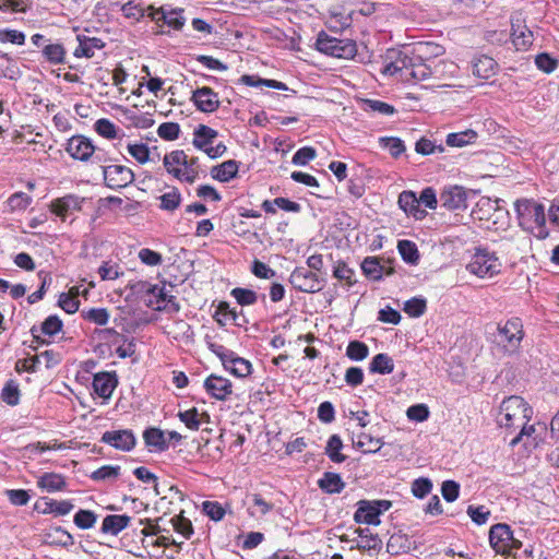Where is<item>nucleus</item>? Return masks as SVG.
<instances>
[{"label": "nucleus", "instance_id": "obj_4", "mask_svg": "<svg viewBox=\"0 0 559 559\" xmlns=\"http://www.w3.org/2000/svg\"><path fill=\"white\" fill-rule=\"evenodd\" d=\"M501 267L496 253L485 248H477L466 264V270L479 278H492L501 272Z\"/></svg>", "mask_w": 559, "mask_h": 559}, {"label": "nucleus", "instance_id": "obj_47", "mask_svg": "<svg viewBox=\"0 0 559 559\" xmlns=\"http://www.w3.org/2000/svg\"><path fill=\"white\" fill-rule=\"evenodd\" d=\"M45 507L44 513H53L56 515H67L74 508L73 503L69 500L58 501L53 499H46Z\"/></svg>", "mask_w": 559, "mask_h": 559}, {"label": "nucleus", "instance_id": "obj_21", "mask_svg": "<svg viewBox=\"0 0 559 559\" xmlns=\"http://www.w3.org/2000/svg\"><path fill=\"white\" fill-rule=\"evenodd\" d=\"M118 384L115 373L99 372L94 376L93 390L103 399H109Z\"/></svg>", "mask_w": 559, "mask_h": 559}, {"label": "nucleus", "instance_id": "obj_61", "mask_svg": "<svg viewBox=\"0 0 559 559\" xmlns=\"http://www.w3.org/2000/svg\"><path fill=\"white\" fill-rule=\"evenodd\" d=\"M120 472L119 466H112V465H104L96 471H94L91 475V478L93 480H106L110 478H117Z\"/></svg>", "mask_w": 559, "mask_h": 559}, {"label": "nucleus", "instance_id": "obj_19", "mask_svg": "<svg viewBox=\"0 0 559 559\" xmlns=\"http://www.w3.org/2000/svg\"><path fill=\"white\" fill-rule=\"evenodd\" d=\"M191 99L197 108L203 112H214L219 106L218 95L206 86L194 91Z\"/></svg>", "mask_w": 559, "mask_h": 559}, {"label": "nucleus", "instance_id": "obj_1", "mask_svg": "<svg viewBox=\"0 0 559 559\" xmlns=\"http://www.w3.org/2000/svg\"><path fill=\"white\" fill-rule=\"evenodd\" d=\"M532 416L533 408L521 396L511 395L501 402L496 421L506 435H514L530 423Z\"/></svg>", "mask_w": 559, "mask_h": 559}, {"label": "nucleus", "instance_id": "obj_7", "mask_svg": "<svg viewBox=\"0 0 559 559\" xmlns=\"http://www.w3.org/2000/svg\"><path fill=\"white\" fill-rule=\"evenodd\" d=\"M209 348L221 359L224 368L235 377L245 378L252 372V365L249 360L237 356L223 345L209 343Z\"/></svg>", "mask_w": 559, "mask_h": 559}, {"label": "nucleus", "instance_id": "obj_25", "mask_svg": "<svg viewBox=\"0 0 559 559\" xmlns=\"http://www.w3.org/2000/svg\"><path fill=\"white\" fill-rule=\"evenodd\" d=\"M131 521V518L127 514H112L104 518L102 523V532L109 535H118L124 530Z\"/></svg>", "mask_w": 559, "mask_h": 559}, {"label": "nucleus", "instance_id": "obj_38", "mask_svg": "<svg viewBox=\"0 0 559 559\" xmlns=\"http://www.w3.org/2000/svg\"><path fill=\"white\" fill-rule=\"evenodd\" d=\"M318 484L328 493H338L345 487L341 476L335 473H325Z\"/></svg>", "mask_w": 559, "mask_h": 559}, {"label": "nucleus", "instance_id": "obj_34", "mask_svg": "<svg viewBox=\"0 0 559 559\" xmlns=\"http://www.w3.org/2000/svg\"><path fill=\"white\" fill-rule=\"evenodd\" d=\"M143 438L150 451H164L167 448L165 433L157 428H148L144 431Z\"/></svg>", "mask_w": 559, "mask_h": 559}, {"label": "nucleus", "instance_id": "obj_50", "mask_svg": "<svg viewBox=\"0 0 559 559\" xmlns=\"http://www.w3.org/2000/svg\"><path fill=\"white\" fill-rule=\"evenodd\" d=\"M97 520V515L90 510H79L74 515V524L81 530L92 528Z\"/></svg>", "mask_w": 559, "mask_h": 559}, {"label": "nucleus", "instance_id": "obj_22", "mask_svg": "<svg viewBox=\"0 0 559 559\" xmlns=\"http://www.w3.org/2000/svg\"><path fill=\"white\" fill-rule=\"evenodd\" d=\"M400 207L407 214L416 219H423L426 216V211L419 206V200L413 191H403L399 197Z\"/></svg>", "mask_w": 559, "mask_h": 559}, {"label": "nucleus", "instance_id": "obj_42", "mask_svg": "<svg viewBox=\"0 0 559 559\" xmlns=\"http://www.w3.org/2000/svg\"><path fill=\"white\" fill-rule=\"evenodd\" d=\"M79 288L72 287L68 293L59 296L58 305L67 312L74 313L78 311L80 301L78 299Z\"/></svg>", "mask_w": 559, "mask_h": 559}, {"label": "nucleus", "instance_id": "obj_40", "mask_svg": "<svg viewBox=\"0 0 559 559\" xmlns=\"http://www.w3.org/2000/svg\"><path fill=\"white\" fill-rule=\"evenodd\" d=\"M240 81L248 86H254V87L266 86V87L281 90V91L288 90L287 85L283 82H280L276 80H270V79H261L255 75H248V74L242 75Z\"/></svg>", "mask_w": 559, "mask_h": 559}, {"label": "nucleus", "instance_id": "obj_37", "mask_svg": "<svg viewBox=\"0 0 559 559\" xmlns=\"http://www.w3.org/2000/svg\"><path fill=\"white\" fill-rule=\"evenodd\" d=\"M252 504L248 508V513L253 518H262L270 513L274 504L267 500H265L261 495L253 493L251 495Z\"/></svg>", "mask_w": 559, "mask_h": 559}, {"label": "nucleus", "instance_id": "obj_64", "mask_svg": "<svg viewBox=\"0 0 559 559\" xmlns=\"http://www.w3.org/2000/svg\"><path fill=\"white\" fill-rule=\"evenodd\" d=\"M426 310V301L420 298H412L407 300L404 305V311L409 317H420Z\"/></svg>", "mask_w": 559, "mask_h": 559}, {"label": "nucleus", "instance_id": "obj_39", "mask_svg": "<svg viewBox=\"0 0 559 559\" xmlns=\"http://www.w3.org/2000/svg\"><path fill=\"white\" fill-rule=\"evenodd\" d=\"M369 370L373 373L389 374L394 370L393 359L386 354H378L370 361Z\"/></svg>", "mask_w": 559, "mask_h": 559}, {"label": "nucleus", "instance_id": "obj_49", "mask_svg": "<svg viewBox=\"0 0 559 559\" xmlns=\"http://www.w3.org/2000/svg\"><path fill=\"white\" fill-rule=\"evenodd\" d=\"M343 448V442L341 438L337 435H333L330 437L328 444H326V454L331 459V461L335 463H341L345 461V455L341 453V450Z\"/></svg>", "mask_w": 559, "mask_h": 559}, {"label": "nucleus", "instance_id": "obj_36", "mask_svg": "<svg viewBox=\"0 0 559 559\" xmlns=\"http://www.w3.org/2000/svg\"><path fill=\"white\" fill-rule=\"evenodd\" d=\"M393 53L395 55V60L384 66L383 73L389 75H395L400 73L401 78L404 80L409 57L402 51H393Z\"/></svg>", "mask_w": 559, "mask_h": 559}, {"label": "nucleus", "instance_id": "obj_10", "mask_svg": "<svg viewBox=\"0 0 559 559\" xmlns=\"http://www.w3.org/2000/svg\"><path fill=\"white\" fill-rule=\"evenodd\" d=\"M500 342L510 353H515L524 337L523 323L519 318H511L498 324Z\"/></svg>", "mask_w": 559, "mask_h": 559}, {"label": "nucleus", "instance_id": "obj_8", "mask_svg": "<svg viewBox=\"0 0 559 559\" xmlns=\"http://www.w3.org/2000/svg\"><path fill=\"white\" fill-rule=\"evenodd\" d=\"M489 543L496 554L508 556L521 548L522 543L514 538L508 524L498 523L490 527Z\"/></svg>", "mask_w": 559, "mask_h": 559}, {"label": "nucleus", "instance_id": "obj_27", "mask_svg": "<svg viewBox=\"0 0 559 559\" xmlns=\"http://www.w3.org/2000/svg\"><path fill=\"white\" fill-rule=\"evenodd\" d=\"M180 420L190 430H198L203 425L209 423V415L206 413H200L197 408H190L178 414Z\"/></svg>", "mask_w": 559, "mask_h": 559}, {"label": "nucleus", "instance_id": "obj_59", "mask_svg": "<svg viewBox=\"0 0 559 559\" xmlns=\"http://www.w3.org/2000/svg\"><path fill=\"white\" fill-rule=\"evenodd\" d=\"M429 408L426 404L412 405L406 411V416L409 420L423 423L429 417Z\"/></svg>", "mask_w": 559, "mask_h": 559}, {"label": "nucleus", "instance_id": "obj_6", "mask_svg": "<svg viewBox=\"0 0 559 559\" xmlns=\"http://www.w3.org/2000/svg\"><path fill=\"white\" fill-rule=\"evenodd\" d=\"M173 284L163 282L162 285H153L147 282H139L135 285V289L138 293H143L145 304L154 309V310H163L167 307L169 302L173 301L174 296Z\"/></svg>", "mask_w": 559, "mask_h": 559}, {"label": "nucleus", "instance_id": "obj_3", "mask_svg": "<svg viewBox=\"0 0 559 559\" xmlns=\"http://www.w3.org/2000/svg\"><path fill=\"white\" fill-rule=\"evenodd\" d=\"M123 16L132 22H139L142 17L147 15L154 21L159 27L167 25L168 27H175V11H166L163 7L155 9L148 7L147 10L143 9L140 4L130 0L120 7Z\"/></svg>", "mask_w": 559, "mask_h": 559}, {"label": "nucleus", "instance_id": "obj_54", "mask_svg": "<svg viewBox=\"0 0 559 559\" xmlns=\"http://www.w3.org/2000/svg\"><path fill=\"white\" fill-rule=\"evenodd\" d=\"M202 511L215 522L224 519L226 510L217 501H204L202 503Z\"/></svg>", "mask_w": 559, "mask_h": 559}, {"label": "nucleus", "instance_id": "obj_24", "mask_svg": "<svg viewBox=\"0 0 559 559\" xmlns=\"http://www.w3.org/2000/svg\"><path fill=\"white\" fill-rule=\"evenodd\" d=\"M352 440L354 447L361 450L364 453H376L383 445V442L380 438L371 437L365 432H353Z\"/></svg>", "mask_w": 559, "mask_h": 559}, {"label": "nucleus", "instance_id": "obj_51", "mask_svg": "<svg viewBox=\"0 0 559 559\" xmlns=\"http://www.w3.org/2000/svg\"><path fill=\"white\" fill-rule=\"evenodd\" d=\"M477 207L479 211H483L485 207L487 210H495V216H496V219L493 221L495 224L498 221H501L502 225L504 223H508V213L498 207V201H491L488 198H481L477 203Z\"/></svg>", "mask_w": 559, "mask_h": 559}, {"label": "nucleus", "instance_id": "obj_46", "mask_svg": "<svg viewBox=\"0 0 559 559\" xmlns=\"http://www.w3.org/2000/svg\"><path fill=\"white\" fill-rule=\"evenodd\" d=\"M216 135H217V132L215 130H213L212 128H210L207 126L200 124L194 130L193 143L195 144V146H198L200 148H204L211 144L212 140L214 138H216Z\"/></svg>", "mask_w": 559, "mask_h": 559}, {"label": "nucleus", "instance_id": "obj_44", "mask_svg": "<svg viewBox=\"0 0 559 559\" xmlns=\"http://www.w3.org/2000/svg\"><path fill=\"white\" fill-rule=\"evenodd\" d=\"M198 175V166L194 163L188 164L186 160L181 163L177 154V179L191 183L195 180Z\"/></svg>", "mask_w": 559, "mask_h": 559}, {"label": "nucleus", "instance_id": "obj_18", "mask_svg": "<svg viewBox=\"0 0 559 559\" xmlns=\"http://www.w3.org/2000/svg\"><path fill=\"white\" fill-rule=\"evenodd\" d=\"M205 391L214 399L224 401L233 393L231 382L216 374L209 376L204 381Z\"/></svg>", "mask_w": 559, "mask_h": 559}, {"label": "nucleus", "instance_id": "obj_63", "mask_svg": "<svg viewBox=\"0 0 559 559\" xmlns=\"http://www.w3.org/2000/svg\"><path fill=\"white\" fill-rule=\"evenodd\" d=\"M63 326L62 321L58 316H49L41 324V332L45 335L53 336L61 331Z\"/></svg>", "mask_w": 559, "mask_h": 559}, {"label": "nucleus", "instance_id": "obj_17", "mask_svg": "<svg viewBox=\"0 0 559 559\" xmlns=\"http://www.w3.org/2000/svg\"><path fill=\"white\" fill-rule=\"evenodd\" d=\"M467 194L464 188L454 186L449 187L440 194L441 206L450 211H456L467 207Z\"/></svg>", "mask_w": 559, "mask_h": 559}, {"label": "nucleus", "instance_id": "obj_35", "mask_svg": "<svg viewBox=\"0 0 559 559\" xmlns=\"http://www.w3.org/2000/svg\"><path fill=\"white\" fill-rule=\"evenodd\" d=\"M476 139H477V133L472 129H467L465 131L448 134L447 139H445V143L448 146H451V147H463V146L474 143L476 141Z\"/></svg>", "mask_w": 559, "mask_h": 559}, {"label": "nucleus", "instance_id": "obj_13", "mask_svg": "<svg viewBox=\"0 0 559 559\" xmlns=\"http://www.w3.org/2000/svg\"><path fill=\"white\" fill-rule=\"evenodd\" d=\"M289 282L296 289L304 293H316L323 288V283L318 275L304 266L296 267L292 272Z\"/></svg>", "mask_w": 559, "mask_h": 559}, {"label": "nucleus", "instance_id": "obj_53", "mask_svg": "<svg viewBox=\"0 0 559 559\" xmlns=\"http://www.w3.org/2000/svg\"><path fill=\"white\" fill-rule=\"evenodd\" d=\"M333 275L338 281L344 282L347 286H353L356 283L354 271L344 262H337L333 270Z\"/></svg>", "mask_w": 559, "mask_h": 559}, {"label": "nucleus", "instance_id": "obj_14", "mask_svg": "<svg viewBox=\"0 0 559 559\" xmlns=\"http://www.w3.org/2000/svg\"><path fill=\"white\" fill-rule=\"evenodd\" d=\"M105 185L110 189H121L134 180L132 170L123 165L102 166Z\"/></svg>", "mask_w": 559, "mask_h": 559}, {"label": "nucleus", "instance_id": "obj_43", "mask_svg": "<svg viewBox=\"0 0 559 559\" xmlns=\"http://www.w3.org/2000/svg\"><path fill=\"white\" fill-rule=\"evenodd\" d=\"M66 49L62 44H48L43 48V56L52 64H61L66 60Z\"/></svg>", "mask_w": 559, "mask_h": 559}, {"label": "nucleus", "instance_id": "obj_28", "mask_svg": "<svg viewBox=\"0 0 559 559\" xmlns=\"http://www.w3.org/2000/svg\"><path fill=\"white\" fill-rule=\"evenodd\" d=\"M497 62L488 56H481L473 62V73L480 79H490L496 74Z\"/></svg>", "mask_w": 559, "mask_h": 559}, {"label": "nucleus", "instance_id": "obj_56", "mask_svg": "<svg viewBox=\"0 0 559 559\" xmlns=\"http://www.w3.org/2000/svg\"><path fill=\"white\" fill-rule=\"evenodd\" d=\"M380 145L395 158L405 152V145L399 138H381Z\"/></svg>", "mask_w": 559, "mask_h": 559}, {"label": "nucleus", "instance_id": "obj_16", "mask_svg": "<svg viewBox=\"0 0 559 559\" xmlns=\"http://www.w3.org/2000/svg\"><path fill=\"white\" fill-rule=\"evenodd\" d=\"M100 440L120 451L132 450L136 442L133 432L129 429L106 431Z\"/></svg>", "mask_w": 559, "mask_h": 559}, {"label": "nucleus", "instance_id": "obj_29", "mask_svg": "<svg viewBox=\"0 0 559 559\" xmlns=\"http://www.w3.org/2000/svg\"><path fill=\"white\" fill-rule=\"evenodd\" d=\"M66 485L64 477L57 473H44L37 480V486L48 492L61 491Z\"/></svg>", "mask_w": 559, "mask_h": 559}, {"label": "nucleus", "instance_id": "obj_45", "mask_svg": "<svg viewBox=\"0 0 559 559\" xmlns=\"http://www.w3.org/2000/svg\"><path fill=\"white\" fill-rule=\"evenodd\" d=\"M397 249L403 260L409 264H417L419 260V253L415 242L411 240H400Z\"/></svg>", "mask_w": 559, "mask_h": 559}, {"label": "nucleus", "instance_id": "obj_60", "mask_svg": "<svg viewBox=\"0 0 559 559\" xmlns=\"http://www.w3.org/2000/svg\"><path fill=\"white\" fill-rule=\"evenodd\" d=\"M317 156L316 150L310 146L299 148L293 156L292 163L297 166H305Z\"/></svg>", "mask_w": 559, "mask_h": 559}, {"label": "nucleus", "instance_id": "obj_33", "mask_svg": "<svg viewBox=\"0 0 559 559\" xmlns=\"http://www.w3.org/2000/svg\"><path fill=\"white\" fill-rule=\"evenodd\" d=\"M512 41L516 49L526 50L533 44V33L524 25L512 24Z\"/></svg>", "mask_w": 559, "mask_h": 559}, {"label": "nucleus", "instance_id": "obj_9", "mask_svg": "<svg viewBox=\"0 0 559 559\" xmlns=\"http://www.w3.org/2000/svg\"><path fill=\"white\" fill-rule=\"evenodd\" d=\"M66 151L78 160L102 163L103 158L92 141L84 135H73L67 142Z\"/></svg>", "mask_w": 559, "mask_h": 559}, {"label": "nucleus", "instance_id": "obj_55", "mask_svg": "<svg viewBox=\"0 0 559 559\" xmlns=\"http://www.w3.org/2000/svg\"><path fill=\"white\" fill-rule=\"evenodd\" d=\"M32 203V197L24 192H15L8 199V206L12 212L24 211Z\"/></svg>", "mask_w": 559, "mask_h": 559}, {"label": "nucleus", "instance_id": "obj_57", "mask_svg": "<svg viewBox=\"0 0 559 559\" xmlns=\"http://www.w3.org/2000/svg\"><path fill=\"white\" fill-rule=\"evenodd\" d=\"M535 64L540 71L551 73L557 69L559 61L550 55L543 52L536 56Z\"/></svg>", "mask_w": 559, "mask_h": 559}, {"label": "nucleus", "instance_id": "obj_2", "mask_svg": "<svg viewBox=\"0 0 559 559\" xmlns=\"http://www.w3.org/2000/svg\"><path fill=\"white\" fill-rule=\"evenodd\" d=\"M520 225L534 233L537 238L544 239L548 236L545 223V209L540 203L533 200H518L514 203Z\"/></svg>", "mask_w": 559, "mask_h": 559}, {"label": "nucleus", "instance_id": "obj_15", "mask_svg": "<svg viewBox=\"0 0 559 559\" xmlns=\"http://www.w3.org/2000/svg\"><path fill=\"white\" fill-rule=\"evenodd\" d=\"M84 201L85 199L79 195L67 194L62 198L52 200L49 209L62 221H66L69 215H72L73 213L80 212L82 210V204Z\"/></svg>", "mask_w": 559, "mask_h": 559}, {"label": "nucleus", "instance_id": "obj_20", "mask_svg": "<svg viewBox=\"0 0 559 559\" xmlns=\"http://www.w3.org/2000/svg\"><path fill=\"white\" fill-rule=\"evenodd\" d=\"M439 72L438 67L435 73ZM433 74L431 66L415 57H409L408 67L406 68L404 80L413 79L415 82L425 81Z\"/></svg>", "mask_w": 559, "mask_h": 559}, {"label": "nucleus", "instance_id": "obj_41", "mask_svg": "<svg viewBox=\"0 0 559 559\" xmlns=\"http://www.w3.org/2000/svg\"><path fill=\"white\" fill-rule=\"evenodd\" d=\"M0 397L5 404L10 406L17 405L20 403L21 397V392L17 382L12 379L8 380L1 390Z\"/></svg>", "mask_w": 559, "mask_h": 559}, {"label": "nucleus", "instance_id": "obj_5", "mask_svg": "<svg viewBox=\"0 0 559 559\" xmlns=\"http://www.w3.org/2000/svg\"><path fill=\"white\" fill-rule=\"evenodd\" d=\"M316 47L322 53L341 59H352L357 53V46L354 40L338 39L324 32L318 35Z\"/></svg>", "mask_w": 559, "mask_h": 559}, {"label": "nucleus", "instance_id": "obj_52", "mask_svg": "<svg viewBox=\"0 0 559 559\" xmlns=\"http://www.w3.org/2000/svg\"><path fill=\"white\" fill-rule=\"evenodd\" d=\"M368 354H369L368 346L365 343L359 342V341L350 342L346 348V355L352 360H356V361L362 360L368 356Z\"/></svg>", "mask_w": 559, "mask_h": 559}, {"label": "nucleus", "instance_id": "obj_23", "mask_svg": "<svg viewBox=\"0 0 559 559\" xmlns=\"http://www.w3.org/2000/svg\"><path fill=\"white\" fill-rule=\"evenodd\" d=\"M78 41L79 46L73 53L76 58H92L95 55V50H99L105 46L102 39L84 35H78Z\"/></svg>", "mask_w": 559, "mask_h": 559}, {"label": "nucleus", "instance_id": "obj_11", "mask_svg": "<svg viewBox=\"0 0 559 559\" xmlns=\"http://www.w3.org/2000/svg\"><path fill=\"white\" fill-rule=\"evenodd\" d=\"M391 506L392 503L389 500H361L358 502V508L354 514V519L357 523L378 525L380 523V514L388 511Z\"/></svg>", "mask_w": 559, "mask_h": 559}, {"label": "nucleus", "instance_id": "obj_58", "mask_svg": "<svg viewBox=\"0 0 559 559\" xmlns=\"http://www.w3.org/2000/svg\"><path fill=\"white\" fill-rule=\"evenodd\" d=\"M94 127L95 131L103 138L115 139L117 136V127L108 119H98Z\"/></svg>", "mask_w": 559, "mask_h": 559}, {"label": "nucleus", "instance_id": "obj_32", "mask_svg": "<svg viewBox=\"0 0 559 559\" xmlns=\"http://www.w3.org/2000/svg\"><path fill=\"white\" fill-rule=\"evenodd\" d=\"M238 163L236 160H227L221 165L214 166L211 169V175L214 179L226 182L234 178L238 173Z\"/></svg>", "mask_w": 559, "mask_h": 559}, {"label": "nucleus", "instance_id": "obj_26", "mask_svg": "<svg viewBox=\"0 0 559 559\" xmlns=\"http://www.w3.org/2000/svg\"><path fill=\"white\" fill-rule=\"evenodd\" d=\"M361 270L367 277L373 281L380 280L385 273V266L378 257H367L361 263ZM392 272V269H389L386 274H391Z\"/></svg>", "mask_w": 559, "mask_h": 559}, {"label": "nucleus", "instance_id": "obj_62", "mask_svg": "<svg viewBox=\"0 0 559 559\" xmlns=\"http://www.w3.org/2000/svg\"><path fill=\"white\" fill-rule=\"evenodd\" d=\"M231 295L241 306H250L257 301V294L250 289L234 288Z\"/></svg>", "mask_w": 559, "mask_h": 559}, {"label": "nucleus", "instance_id": "obj_12", "mask_svg": "<svg viewBox=\"0 0 559 559\" xmlns=\"http://www.w3.org/2000/svg\"><path fill=\"white\" fill-rule=\"evenodd\" d=\"M547 433V426L543 423L523 425V428H520L510 440V447L514 448L516 444L523 443L526 448H536Z\"/></svg>", "mask_w": 559, "mask_h": 559}, {"label": "nucleus", "instance_id": "obj_48", "mask_svg": "<svg viewBox=\"0 0 559 559\" xmlns=\"http://www.w3.org/2000/svg\"><path fill=\"white\" fill-rule=\"evenodd\" d=\"M81 316L84 320L97 325H106L109 321V313L106 308H90L82 310Z\"/></svg>", "mask_w": 559, "mask_h": 559}, {"label": "nucleus", "instance_id": "obj_30", "mask_svg": "<svg viewBox=\"0 0 559 559\" xmlns=\"http://www.w3.org/2000/svg\"><path fill=\"white\" fill-rule=\"evenodd\" d=\"M442 46L435 43H418L413 48V55L417 60H429L443 55Z\"/></svg>", "mask_w": 559, "mask_h": 559}, {"label": "nucleus", "instance_id": "obj_31", "mask_svg": "<svg viewBox=\"0 0 559 559\" xmlns=\"http://www.w3.org/2000/svg\"><path fill=\"white\" fill-rule=\"evenodd\" d=\"M177 447H179L178 452L182 454V460L185 462H192L195 457L199 456L201 451V444L199 441L181 438V436H179L178 433Z\"/></svg>", "mask_w": 559, "mask_h": 559}]
</instances>
